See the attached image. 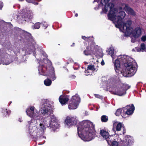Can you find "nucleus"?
<instances>
[{"instance_id":"obj_1","label":"nucleus","mask_w":146,"mask_h":146,"mask_svg":"<svg viewBox=\"0 0 146 146\" xmlns=\"http://www.w3.org/2000/svg\"><path fill=\"white\" fill-rule=\"evenodd\" d=\"M124 12H118L116 9L115 10H111L108 14V18L112 21L117 28H119L127 35L132 36L135 38H138L141 35V29L137 28L133 29L131 26L132 21H127L124 23L123 19L125 16Z\"/></svg>"},{"instance_id":"obj_2","label":"nucleus","mask_w":146,"mask_h":146,"mask_svg":"<svg viewBox=\"0 0 146 146\" xmlns=\"http://www.w3.org/2000/svg\"><path fill=\"white\" fill-rule=\"evenodd\" d=\"M79 136L84 141H89L92 138L94 131L93 123L88 120H84L79 123L77 126Z\"/></svg>"},{"instance_id":"obj_3","label":"nucleus","mask_w":146,"mask_h":146,"mask_svg":"<svg viewBox=\"0 0 146 146\" xmlns=\"http://www.w3.org/2000/svg\"><path fill=\"white\" fill-rule=\"evenodd\" d=\"M129 57L126 55H121L118 56V59H116L114 63L115 69L116 72L119 74L121 73L122 70L120 67V62L122 64H124L126 67V70L128 74L132 76L135 73L137 69V64L136 62H132L128 61Z\"/></svg>"},{"instance_id":"obj_4","label":"nucleus","mask_w":146,"mask_h":146,"mask_svg":"<svg viewBox=\"0 0 146 146\" xmlns=\"http://www.w3.org/2000/svg\"><path fill=\"white\" fill-rule=\"evenodd\" d=\"M107 141L108 144L111 146H119L120 145L131 146L133 143L130 136H125L122 141L119 138V136L116 134L115 135L113 136H110L109 139Z\"/></svg>"},{"instance_id":"obj_5","label":"nucleus","mask_w":146,"mask_h":146,"mask_svg":"<svg viewBox=\"0 0 146 146\" xmlns=\"http://www.w3.org/2000/svg\"><path fill=\"white\" fill-rule=\"evenodd\" d=\"M80 98L78 95L73 96L69 102L68 108L70 109H76L80 102Z\"/></svg>"},{"instance_id":"obj_6","label":"nucleus","mask_w":146,"mask_h":146,"mask_svg":"<svg viewBox=\"0 0 146 146\" xmlns=\"http://www.w3.org/2000/svg\"><path fill=\"white\" fill-rule=\"evenodd\" d=\"M26 111L28 115L33 119L39 117V116L38 111L33 106L29 107Z\"/></svg>"},{"instance_id":"obj_7","label":"nucleus","mask_w":146,"mask_h":146,"mask_svg":"<svg viewBox=\"0 0 146 146\" xmlns=\"http://www.w3.org/2000/svg\"><path fill=\"white\" fill-rule=\"evenodd\" d=\"M110 0H101V3L103 5H105V7L103 9V11L105 13L109 11V13L111 10H115L116 9L114 8L113 4L111 3H108Z\"/></svg>"},{"instance_id":"obj_8","label":"nucleus","mask_w":146,"mask_h":146,"mask_svg":"<svg viewBox=\"0 0 146 146\" xmlns=\"http://www.w3.org/2000/svg\"><path fill=\"white\" fill-rule=\"evenodd\" d=\"M52 108V106L50 102L46 101L42 105L40 111L42 114L45 115L48 113Z\"/></svg>"},{"instance_id":"obj_9","label":"nucleus","mask_w":146,"mask_h":146,"mask_svg":"<svg viewBox=\"0 0 146 146\" xmlns=\"http://www.w3.org/2000/svg\"><path fill=\"white\" fill-rule=\"evenodd\" d=\"M125 110H123V113L121 116L124 118L126 117V115H129L132 114L134 110V107L133 105L131 106H127L124 109Z\"/></svg>"},{"instance_id":"obj_10","label":"nucleus","mask_w":146,"mask_h":146,"mask_svg":"<svg viewBox=\"0 0 146 146\" xmlns=\"http://www.w3.org/2000/svg\"><path fill=\"white\" fill-rule=\"evenodd\" d=\"M77 120L76 117H67L65 120V123L67 125L70 127L76 125Z\"/></svg>"},{"instance_id":"obj_11","label":"nucleus","mask_w":146,"mask_h":146,"mask_svg":"<svg viewBox=\"0 0 146 146\" xmlns=\"http://www.w3.org/2000/svg\"><path fill=\"white\" fill-rule=\"evenodd\" d=\"M121 9H123L129 14L135 16V13L134 11L126 4H123L121 7Z\"/></svg>"},{"instance_id":"obj_12","label":"nucleus","mask_w":146,"mask_h":146,"mask_svg":"<svg viewBox=\"0 0 146 146\" xmlns=\"http://www.w3.org/2000/svg\"><path fill=\"white\" fill-rule=\"evenodd\" d=\"M129 88L126 85H123L122 88L115 94H116L121 96L126 93V91Z\"/></svg>"},{"instance_id":"obj_13","label":"nucleus","mask_w":146,"mask_h":146,"mask_svg":"<svg viewBox=\"0 0 146 146\" xmlns=\"http://www.w3.org/2000/svg\"><path fill=\"white\" fill-rule=\"evenodd\" d=\"M113 127H115L117 131H119L121 130V128L123 126V125L120 122H116L113 123Z\"/></svg>"},{"instance_id":"obj_14","label":"nucleus","mask_w":146,"mask_h":146,"mask_svg":"<svg viewBox=\"0 0 146 146\" xmlns=\"http://www.w3.org/2000/svg\"><path fill=\"white\" fill-rule=\"evenodd\" d=\"M59 100L61 104H64L68 101V98L66 96L61 95L59 98Z\"/></svg>"},{"instance_id":"obj_15","label":"nucleus","mask_w":146,"mask_h":146,"mask_svg":"<svg viewBox=\"0 0 146 146\" xmlns=\"http://www.w3.org/2000/svg\"><path fill=\"white\" fill-rule=\"evenodd\" d=\"M100 133L102 137L106 139H108V140L110 137L109 133L103 130H102L100 131Z\"/></svg>"},{"instance_id":"obj_16","label":"nucleus","mask_w":146,"mask_h":146,"mask_svg":"<svg viewBox=\"0 0 146 146\" xmlns=\"http://www.w3.org/2000/svg\"><path fill=\"white\" fill-rule=\"evenodd\" d=\"M56 120L55 117H52L50 121V127H53V126H56L58 124L56 122Z\"/></svg>"},{"instance_id":"obj_17","label":"nucleus","mask_w":146,"mask_h":146,"mask_svg":"<svg viewBox=\"0 0 146 146\" xmlns=\"http://www.w3.org/2000/svg\"><path fill=\"white\" fill-rule=\"evenodd\" d=\"M94 70H95V68L94 65L88 66V69L85 71V73L86 74V75H89L90 74H88V73L91 72L92 71Z\"/></svg>"},{"instance_id":"obj_18","label":"nucleus","mask_w":146,"mask_h":146,"mask_svg":"<svg viewBox=\"0 0 146 146\" xmlns=\"http://www.w3.org/2000/svg\"><path fill=\"white\" fill-rule=\"evenodd\" d=\"M146 48L145 45L144 43H142L140 45L139 48H136V49L137 52H143L144 51Z\"/></svg>"},{"instance_id":"obj_19","label":"nucleus","mask_w":146,"mask_h":146,"mask_svg":"<svg viewBox=\"0 0 146 146\" xmlns=\"http://www.w3.org/2000/svg\"><path fill=\"white\" fill-rule=\"evenodd\" d=\"M109 55H110L111 57L113 58V54H114V49L112 47H110L108 50Z\"/></svg>"},{"instance_id":"obj_20","label":"nucleus","mask_w":146,"mask_h":146,"mask_svg":"<svg viewBox=\"0 0 146 146\" xmlns=\"http://www.w3.org/2000/svg\"><path fill=\"white\" fill-rule=\"evenodd\" d=\"M92 53V50L89 49V48H87V50H85L84 52V53L86 55H88L91 54Z\"/></svg>"},{"instance_id":"obj_21","label":"nucleus","mask_w":146,"mask_h":146,"mask_svg":"<svg viewBox=\"0 0 146 146\" xmlns=\"http://www.w3.org/2000/svg\"><path fill=\"white\" fill-rule=\"evenodd\" d=\"M44 83L46 86H50L52 83V82L50 80L48 79H46L44 81Z\"/></svg>"},{"instance_id":"obj_22","label":"nucleus","mask_w":146,"mask_h":146,"mask_svg":"<svg viewBox=\"0 0 146 146\" xmlns=\"http://www.w3.org/2000/svg\"><path fill=\"white\" fill-rule=\"evenodd\" d=\"M108 120V117L106 115H103L101 117V120L103 122H105Z\"/></svg>"},{"instance_id":"obj_23","label":"nucleus","mask_w":146,"mask_h":146,"mask_svg":"<svg viewBox=\"0 0 146 146\" xmlns=\"http://www.w3.org/2000/svg\"><path fill=\"white\" fill-rule=\"evenodd\" d=\"M33 13L32 12L30 11H28L25 14V15L26 17H27L28 18H31V16L32 15Z\"/></svg>"},{"instance_id":"obj_24","label":"nucleus","mask_w":146,"mask_h":146,"mask_svg":"<svg viewBox=\"0 0 146 146\" xmlns=\"http://www.w3.org/2000/svg\"><path fill=\"white\" fill-rule=\"evenodd\" d=\"M123 110L121 109H118L115 113V115L117 116L121 114V112Z\"/></svg>"},{"instance_id":"obj_25","label":"nucleus","mask_w":146,"mask_h":146,"mask_svg":"<svg viewBox=\"0 0 146 146\" xmlns=\"http://www.w3.org/2000/svg\"><path fill=\"white\" fill-rule=\"evenodd\" d=\"M40 26V23H38L35 24L34 26V28L35 29H38Z\"/></svg>"},{"instance_id":"obj_26","label":"nucleus","mask_w":146,"mask_h":146,"mask_svg":"<svg viewBox=\"0 0 146 146\" xmlns=\"http://www.w3.org/2000/svg\"><path fill=\"white\" fill-rule=\"evenodd\" d=\"M39 125L41 129L42 130H44V129L45 128L44 125L42 123H40Z\"/></svg>"},{"instance_id":"obj_27","label":"nucleus","mask_w":146,"mask_h":146,"mask_svg":"<svg viewBox=\"0 0 146 146\" xmlns=\"http://www.w3.org/2000/svg\"><path fill=\"white\" fill-rule=\"evenodd\" d=\"M141 40L143 41H146V36H143L141 38Z\"/></svg>"},{"instance_id":"obj_28","label":"nucleus","mask_w":146,"mask_h":146,"mask_svg":"<svg viewBox=\"0 0 146 146\" xmlns=\"http://www.w3.org/2000/svg\"><path fill=\"white\" fill-rule=\"evenodd\" d=\"M3 3L2 2H0V9H1L2 8V7H3Z\"/></svg>"},{"instance_id":"obj_29","label":"nucleus","mask_w":146,"mask_h":146,"mask_svg":"<svg viewBox=\"0 0 146 146\" xmlns=\"http://www.w3.org/2000/svg\"><path fill=\"white\" fill-rule=\"evenodd\" d=\"M101 64L102 65H103L104 64V61L102 60L101 62Z\"/></svg>"},{"instance_id":"obj_30","label":"nucleus","mask_w":146,"mask_h":146,"mask_svg":"<svg viewBox=\"0 0 146 146\" xmlns=\"http://www.w3.org/2000/svg\"><path fill=\"white\" fill-rule=\"evenodd\" d=\"M3 56V54H2L1 51V49H0V56L2 57Z\"/></svg>"},{"instance_id":"obj_31","label":"nucleus","mask_w":146,"mask_h":146,"mask_svg":"<svg viewBox=\"0 0 146 146\" xmlns=\"http://www.w3.org/2000/svg\"><path fill=\"white\" fill-rule=\"evenodd\" d=\"M82 38L84 40H86V39L87 38V37H86L85 36H82Z\"/></svg>"},{"instance_id":"obj_32","label":"nucleus","mask_w":146,"mask_h":146,"mask_svg":"<svg viewBox=\"0 0 146 146\" xmlns=\"http://www.w3.org/2000/svg\"><path fill=\"white\" fill-rule=\"evenodd\" d=\"M43 25H44V27H45L46 28L48 26L46 24H44Z\"/></svg>"},{"instance_id":"obj_33","label":"nucleus","mask_w":146,"mask_h":146,"mask_svg":"<svg viewBox=\"0 0 146 146\" xmlns=\"http://www.w3.org/2000/svg\"><path fill=\"white\" fill-rule=\"evenodd\" d=\"M26 1L29 3H31V0H26Z\"/></svg>"},{"instance_id":"obj_34","label":"nucleus","mask_w":146,"mask_h":146,"mask_svg":"<svg viewBox=\"0 0 146 146\" xmlns=\"http://www.w3.org/2000/svg\"><path fill=\"white\" fill-rule=\"evenodd\" d=\"M95 97H98V98H99L100 96H98V95H95Z\"/></svg>"},{"instance_id":"obj_35","label":"nucleus","mask_w":146,"mask_h":146,"mask_svg":"<svg viewBox=\"0 0 146 146\" xmlns=\"http://www.w3.org/2000/svg\"><path fill=\"white\" fill-rule=\"evenodd\" d=\"M78 14H76V15H75V16H76V17H77V16H78Z\"/></svg>"},{"instance_id":"obj_36","label":"nucleus","mask_w":146,"mask_h":146,"mask_svg":"<svg viewBox=\"0 0 146 146\" xmlns=\"http://www.w3.org/2000/svg\"><path fill=\"white\" fill-rule=\"evenodd\" d=\"M20 1H22L23 0H19Z\"/></svg>"}]
</instances>
